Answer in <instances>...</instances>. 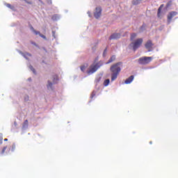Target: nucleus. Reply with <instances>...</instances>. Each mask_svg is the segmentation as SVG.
<instances>
[{"mask_svg":"<svg viewBox=\"0 0 178 178\" xmlns=\"http://www.w3.org/2000/svg\"><path fill=\"white\" fill-rule=\"evenodd\" d=\"M52 33H53V36H54V38H55V31H53Z\"/></svg>","mask_w":178,"mask_h":178,"instance_id":"obj_29","label":"nucleus"},{"mask_svg":"<svg viewBox=\"0 0 178 178\" xmlns=\"http://www.w3.org/2000/svg\"><path fill=\"white\" fill-rule=\"evenodd\" d=\"M143 42L144 40H143V38H138L134 42L130 44V47L133 48L134 51H137V49H138V48H140V47L143 45Z\"/></svg>","mask_w":178,"mask_h":178,"instance_id":"obj_3","label":"nucleus"},{"mask_svg":"<svg viewBox=\"0 0 178 178\" xmlns=\"http://www.w3.org/2000/svg\"><path fill=\"white\" fill-rule=\"evenodd\" d=\"M81 70L82 72H84V70H86V66H81Z\"/></svg>","mask_w":178,"mask_h":178,"instance_id":"obj_25","label":"nucleus"},{"mask_svg":"<svg viewBox=\"0 0 178 178\" xmlns=\"http://www.w3.org/2000/svg\"><path fill=\"white\" fill-rule=\"evenodd\" d=\"M16 149V145L13 144L11 147V151H15Z\"/></svg>","mask_w":178,"mask_h":178,"instance_id":"obj_19","label":"nucleus"},{"mask_svg":"<svg viewBox=\"0 0 178 178\" xmlns=\"http://www.w3.org/2000/svg\"><path fill=\"white\" fill-rule=\"evenodd\" d=\"M57 17H58V15H53L52 19H53V20H56Z\"/></svg>","mask_w":178,"mask_h":178,"instance_id":"obj_24","label":"nucleus"},{"mask_svg":"<svg viewBox=\"0 0 178 178\" xmlns=\"http://www.w3.org/2000/svg\"><path fill=\"white\" fill-rule=\"evenodd\" d=\"M163 8V4H161L158 9V12H157L158 17H161V12H162Z\"/></svg>","mask_w":178,"mask_h":178,"instance_id":"obj_13","label":"nucleus"},{"mask_svg":"<svg viewBox=\"0 0 178 178\" xmlns=\"http://www.w3.org/2000/svg\"><path fill=\"white\" fill-rule=\"evenodd\" d=\"M101 15H102V8H101V7L96 8L94 13L95 19H99V17H101Z\"/></svg>","mask_w":178,"mask_h":178,"instance_id":"obj_7","label":"nucleus"},{"mask_svg":"<svg viewBox=\"0 0 178 178\" xmlns=\"http://www.w3.org/2000/svg\"><path fill=\"white\" fill-rule=\"evenodd\" d=\"M94 96H95V94L92 93V98H93V97H94Z\"/></svg>","mask_w":178,"mask_h":178,"instance_id":"obj_31","label":"nucleus"},{"mask_svg":"<svg viewBox=\"0 0 178 178\" xmlns=\"http://www.w3.org/2000/svg\"><path fill=\"white\" fill-rule=\"evenodd\" d=\"M40 37H41L42 38H44V40H47V37L42 34H40Z\"/></svg>","mask_w":178,"mask_h":178,"instance_id":"obj_22","label":"nucleus"},{"mask_svg":"<svg viewBox=\"0 0 178 178\" xmlns=\"http://www.w3.org/2000/svg\"><path fill=\"white\" fill-rule=\"evenodd\" d=\"M111 82V81L109 79H106L104 81V87H108V86H109V83Z\"/></svg>","mask_w":178,"mask_h":178,"instance_id":"obj_15","label":"nucleus"},{"mask_svg":"<svg viewBox=\"0 0 178 178\" xmlns=\"http://www.w3.org/2000/svg\"><path fill=\"white\" fill-rule=\"evenodd\" d=\"M7 148H8V146H5L2 148L1 152V155H3V154H5Z\"/></svg>","mask_w":178,"mask_h":178,"instance_id":"obj_18","label":"nucleus"},{"mask_svg":"<svg viewBox=\"0 0 178 178\" xmlns=\"http://www.w3.org/2000/svg\"><path fill=\"white\" fill-rule=\"evenodd\" d=\"M5 5L7 8H9V9H11V10H15V6H12L10 3H6Z\"/></svg>","mask_w":178,"mask_h":178,"instance_id":"obj_14","label":"nucleus"},{"mask_svg":"<svg viewBox=\"0 0 178 178\" xmlns=\"http://www.w3.org/2000/svg\"><path fill=\"white\" fill-rule=\"evenodd\" d=\"M152 61V57H147V56L140 58L138 60L140 65H148V63H150Z\"/></svg>","mask_w":178,"mask_h":178,"instance_id":"obj_4","label":"nucleus"},{"mask_svg":"<svg viewBox=\"0 0 178 178\" xmlns=\"http://www.w3.org/2000/svg\"><path fill=\"white\" fill-rule=\"evenodd\" d=\"M26 55L28 56H31V54H26Z\"/></svg>","mask_w":178,"mask_h":178,"instance_id":"obj_32","label":"nucleus"},{"mask_svg":"<svg viewBox=\"0 0 178 178\" xmlns=\"http://www.w3.org/2000/svg\"><path fill=\"white\" fill-rule=\"evenodd\" d=\"M31 44H33V45L37 46V44H35V42H31Z\"/></svg>","mask_w":178,"mask_h":178,"instance_id":"obj_30","label":"nucleus"},{"mask_svg":"<svg viewBox=\"0 0 178 178\" xmlns=\"http://www.w3.org/2000/svg\"><path fill=\"white\" fill-rule=\"evenodd\" d=\"M3 141V138L2 136H0V145L1 144H2Z\"/></svg>","mask_w":178,"mask_h":178,"instance_id":"obj_26","label":"nucleus"},{"mask_svg":"<svg viewBox=\"0 0 178 178\" xmlns=\"http://www.w3.org/2000/svg\"><path fill=\"white\" fill-rule=\"evenodd\" d=\"M133 80H134V76H130L128 79L125 80V84H130V83H131Z\"/></svg>","mask_w":178,"mask_h":178,"instance_id":"obj_10","label":"nucleus"},{"mask_svg":"<svg viewBox=\"0 0 178 178\" xmlns=\"http://www.w3.org/2000/svg\"><path fill=\"white\" fill-rule=\"evenodd\" d=\"M136 37H137V33H131V38H130V39H131V41H133V40H134V38H136Z\"/></svg>","mask_w":178,"mask_h":178,"instance_id":"obj_17","label":"nucleus"},{"mask_svg":"<svg viewBox=\"0 0 178 178\" xmlns=\"http://www.w3.org/2000/svg\"><path fill=\"white\" fill-rule=\"evenodd\" d=\"M106 51H107V49H105L104 51L103 55H105V54H106Z\"/></svg>","mask_w":178,"mask_h":178,"instance_id":"obj_27","label":"nucleus"},{"mask_svg":"<svg viewBox=\"0 0 178 178\" xmlns=\"http://www.w3.org/2000/svg\"><path fill=\"white\" fill-rule=\"evenodd\" d=\"M29 127V120H26L22 124V129H26Z\"/></svg>","mask_w":178,"mask_h":178,"instance_id":"obj_11","label":"nucleus"},{"mask_svg":"<svg viewBox=\"0 0 178 178\" xmlns=\"http://www.w3.org/2000/svg\"><path fill=\"white\" fill-rule=\"evenodd\" d=\"M120 38V33H113L108 38V40H118Z\"/></svg>","mask_w":178,"mask_h":178,"instance_id":"obj_9","label":"nucleus"},{"mask_svg":"<svg viewBox=\"0 0 178 178\" xmlns=\"http://www.w3.org/2000/svg\"><path fill=\"white\" fill-rule=\"evenodd\" d=\"M143 0H133L132 3L133 5H138Z\"/></svg>","mask_w":178,"mask_h":178,"instance_id":"obj_16","label":"nucleus"},{"mask_svg":"<svg viewBox=\"0 0 178 178\" xmlns=\"http://www.w3.org/2000/svg\"><path fill=\"white\" fill-rule=\"evenodd\" d=\"M120 65H122V62L116 63L111 66L110 70L111 72V81H115L122 71Z\"/></svg>","mask_w":178,"mask_h":178,"instance_id":"obj_1","label":"nucleus"},{"mask_svg":"<svg viewBox=\"0 0 178 178\" xmlns=\"http://www.w3.org/2000/svg\"><path fill=\"white\" fill-rule=\"evenodd\" d=\"M103 65L104 63H102V61H99L95 65H91L89 67V70L87 71L88 74H92V73H95L97 69H99Z\"/></svg>","mask_w":178,"mask_h":178,"instance_id":"obj_2","label":"nucleus"},{"mask_svg":"<svg viewBox=\"0 0 178 178\" xmlns=\"http://www.w3.org/2000/svg\"><path fill=\"white\" fill-rule=\"evenodd\" d=\"M58 80H59V79L58 78V75H54L53 76V83H51V81H48V84H47V88L48 90H52V86L53 84H56V81H58Z\"/></svg>","mask_w":178,"mask_h":178,"instance_id":"obj_5","label":"nucleus"},{"mask_svg":"<svg viewBox=\"0 0 178 178\" xmlns=\"http://www.w3.org/2000/svg\"><path fill=\"white\" fill-rule=\"evenodd\" d=\"M4 141H8V138H5V139H4Z\"/></svg>","mask_w":178,"mask_h":178,"instance_id":"obj_33","label":"nucleus"},{"mask_svg":"<svg viewBox=\"0 0 178 178\" xmlns=\"http://www.w3.org/2000/svg\"><path fill=\"white\" fill-rule=\"evenodd\" d=\"M31 30H32V31L34 32V30H35V29H34V27L31 26Z\"/></svg>","mask_w":178,"mask_h":178,"instance_id":"obj_28","label":"nucleus"},{"mask_svg":"<svg viewBox=\"0 0 178 178\" xmlns=\"http://www.w3.org/2000/svg\"><path fill=\"white\" fill-rule=\"evenodd\" d=\"M47 3H48V5H52V0H47Z\"/></svg>","mask_w":178,"mask_h":178,"instance_id":"obj_21","label":"nucleus"},{"mask_svg":"<svg viewBox=\"0 0 178 178\" xmlns=\"http://www.w3.org/2000/svg\"><path fill=\"white\" fill-rule=\"evenodd\" d=\"M152 47H154V43H152V40H147L145 44V48H146L149 52L152 51Z\"/></svg>","mask_w":178,"mask_h":178,"instance_id":"obj_6","label":"nucleus"},{"mask_svg":"<svg viewBox=\"0 0 178 178\" xmlns=\"http://www.w3.org/2000/svg\"><path fill=\"white\" fill-rule=\"evenodd\" d=\"M177 12L176 11H172L170 13H169V14L167 16V20L168 23H170V22H172V19H173V17H175V16H177Z\"/></svg>","mask_w":178,"mask_h":178,"instance_id":"obj_8","label":"nucleus"},{"mask_svg":"<svg viewBox=\"0 0 178 178\" xmlns=\"http://www.w3.org/2000/svg\"><path fill=\"white\" fill-rule=\"evenodd\" d=\"M115 59H116V56H112L109 58L108 61L106 63V65H108V63H112V62H114V60H115Z\"/></svg>","mask_w":178,"mask_h":178,"instance_id":"obj_12","label":"nucleus"},{"mask_svg":"<svg viewBox=\"0 0 178 178\" xmlns=\"http://www.w3.org/2000/svg\"><path fill=\"white\" fill-rule=\"evenodd\" d=\"M40 2H42L41 0H39Z\"/></svg>","mask_w":178,"mask_h":178,"instance_id":"obj_34","label":"nucleus"},{"mask_svg":"<svg viewBox=\"0 0 178 178\" xmlns=\"http://www.w3.org/2000/svg\"><path fill=\"white\" fill-rule=\"evenodd\" d=\"M33 33L35 34V35H40V34H41V33H40V31H37L35 30H33Z\"/></svg>","mask_w":178,"mask_h":178,"instance_id":"obj_20","label":"nucleus"},{"mask_svg":"<svg viewBox=\"0 0 178 178\" xmlns=\"http://www.w3.org/2000/svg\"><path fill=\"white\" fill-rule=\"evenodd\" d=\"M30 69H31V70H32V72H33V73H35V70L34 69V67H33V66H30Z\"/></svg>","mask_w":178,"mask_h":178,"instance_id":"obj_23","label":"nucleus"}]
</instances>
